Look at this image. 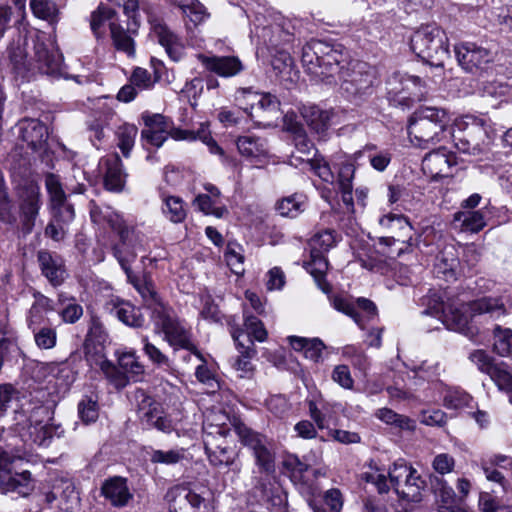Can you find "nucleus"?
<instances>
[{
    "label": "nucleus",
    "mask_w": 512,
    "mask_h": 512,
    "mask_svg": "<svg viewBox=\"0 0 512 512\" xmlns=\"http://www.w3.org/2000/svg\"><path fill=\"white\" fill-rule=\"evenodd\" d=\"M338 234L333 229H325L318 232L311 239L310 245L312 251L327 252L335 246Z\"/></svg>",
    "instance_id": "obj_52"
},
{
    "label": "nucleus",
    "mask_w": 512,
    "mask_h": 512,
    "mask_svg": "<svg viewBox=\"0 0 512 512\" xmlns=\"http://www.w3.org/2000/svg\"><path fill=\"white\" fill-rule=\"evenodd\" d=\"M167 495L174 498L184 497L190 506L194 509V512H211L207 501L201 495L193 492L185 486H174L168 491Z\"/></svg>",
    "instance_id": "obj_39"
},
{
    "label": "nucleus",
    "mask_w": 512,
    "mask_h": 512,
    "mask_svg": "<svg viewBox=\"0 0 512 512\" xmlns=\"http://www.w3.org/2000/svg\"><path fill=\"white\" fill-rule=\"evenodd\" d=\"M301 115L306 124L317 134H324L330 125L331 114L316 105H303Z\"/></svg>",
    "instance_id": "obj_29"
},
{
    "label": "nucleus",
    "mask_w": 512,
    "mask_h": 512,
    "mask_svg": "<svg viewBox=\"0 0 512 512\" xmlns=\"http://www.w3.org/2000/svg\"><path fill=\"white\" fill-rule=\"evenodd\" d=\"M376 416L383 422L395 425L402 429H414V421L409 417L397 414L389 408H381L377 411Z\"/></svg>",
    "instance_id": "obj_55"
},
{
    "label": "nucleus",
    "mask_w": 512,
    "mask_h": 512,
    "mask_svg": "<svg viewBox=\"0 0 512 512\" xmlns=\"http://www.w3.org/2000/svg\"><path fill=\"white\" fill-rule=\"evenodd\" d=\"M18 196L21 229L24 234H30L42 206L40 187L34 181H27L19 188Z\"/></svg>",
    "instance_id": "obj_14"
},
{
    "label": "nucleus",
    "mask_w": 512,
    "mask_h": 512,
    "mask_svg": "<svg viewBox=\"0 0 512 512\" xmlns=\"http://www.w3.org/2000/svg\"><path fill=\"white\" fill-rule=\"evenodd\" d=\"M494 351L502 356L507 357L511 352V339H512V330L509 328H501L497 325L494 328Z\"/></svg>",
    "instance_id": "obj_57"
},
{
    "label": "nucleus",
    "mask_w": 512,
    "mask_h": 512,
    "mask_svg": "<svg viewBox=\"0 0 512 512\" xmlns=\"http://www.w3.org/2000/svg\"><path fill=\"white\" fill-rule=\"evenodd\" d=\"M183 15L188 19L185 22L187 37L193 45L197 44V27L208 19L209 13L203 4L196 1V4L187 9V11H184Z\"/></svg>",
    "instance_id": "obj_35"
},
{
    "label": "nucleus",
    "mask_w": 512,
    "mask_h": 512,
    "mask_svg": "<svg viewBox=\"0 0 512 512\" xmlns=\"http://www.w3.org/2000/svg\"><path fill=\"white\" fill-rule=\"evenodd\" d=\"M235 421L239 420L236 418L231 419L225 412H211L204 421V429L207 432L206 438H213L214 435L226 437Z\"/></svg>",
    "instance_id": "obj_30"
},
{
    "label": "nucleus",
    "mask_w": 512,
    "mask_h": 512,
    "mask_svg": "<svg viewBox=\"0 0 512 512\" xmlns=\"http://www.w3.org/2000/svg\"><path fill=\"white\" fill-rule=\"evenodd\" d=\"M490 314L499 318L506 313L504 303L498 298L483 297L460 307L449 305L441 317L442 323L453 331L460 332L470 339L478 335V328L471 323L472 316Z\"/></svg>",
    "instance_id": "obj_3"
},
{
    "label": "nucleus",
    "mask_w": 512,
    "mask_h": 512,
    "mask_svg": "<svg viewBox=\"0 0 512 512\" xmlns=\"http://www.w3.org/2000/svg\"><path fill=\"white\" fill-rule=\"evenodd\" d=\"M454 165H456L455 155L444 147L429 152L422 160L424 173L433 179L451 175Z\"/></svg>",
    "instance_id": "obj_17"
},
{
    "label": "nucleus",
    "mask_w": 512,
    "mask_h": 512,
    "mask_svg": "<svg viewBox=\"0 0 512 512\" xmlns=\"http://www.w3.org/2000/svg\"><path fill=\"white\" fill-rule=\"evenodd\" d=\"M294 27L290 23L284 22L283 24H275L269 29L264 28V37L270 32L271 36L268 39V45L277 50L280 45L292 42L294 38Z\"/></svg>",
    "instance_id": "obj_38"
},
{
    "label": "nucleus",
    "mask_w": 512,
    "mask_h": 512,
    "mask_svg": "<svg viewBox=\"0 0 512 512\" xmlns=\"http://www.w3.org/2000/svg\"><path fill=\"white\" fill-rule=\"evenodd\" d=\"M244 327L247 335L246 338L242 340L243 342L246 343L248 339L264 342L267 339V331L262 321L246 312L244 313Z\"/></svg>",
    "instance_id": "obj_49"
},
{
    "label": "nucleus",
    "mask_w": 512,
    "mask_h": 512,
    "mask_svg": "<svg viewBox=\"0 0 512 512\" xmlns=\"http://www.w3.org/2000/svg\"><path fill=\"white\" fill-rule=\"evenodd\" d=\"M164 215L173 223H181L186 217L183 200L176 196H167L163 199Z\"/></svg>",
    "instance_id": "obj_48"
},
{
    "label": "nucleus",
    "mask_w": 512,
    "mask_h": 512,
    "mask_svg": "<svg viewBox=\"0 0 512 512\" xmlns=\"http://www.w3.org/2000/svg\"><path fill=\"white\" fill-rule=\"evenodd\" d=\"M464 128L458 134H453L456 149L463 154L478 156L487 147V130L482 119L468 117L463 122Z\"/></svg>",
    "instance_id": "obj_10"
},
{
    "label": "nucleus",
    "mask_w": 512,
    "mask_h": 512,
    "mask_svg": "<svg viewBox=\"0 0 512 512\" xmlns=\"http://www.w3.org/2000/svg\"><path fill=\"white\" fill-rule=\"evenodd\" d=\"M48 504L56 502V506L65 512H74L80 507V495L70 479H58L52 489L45 495Z\"/></svg>",
    "instance_id": "obj_16"
},
{
    "label": "nucleus",
    "mask_w": 512,
    "mask_h": 512,
    "mask_svg": "<svg viewBox=\"0 0 512 512\" xmlns=\"http://www.w3.org/2000/svg\"><path fill=\"white\" fill-rule=\"evenodd\" d=\"M329 300L335 310L351 317L361 329H364V318L357 312L355 305L349 299L340 295H333L329 297Z\"/></svg>",
    "instance_id": "obj_45"
},
{
    "label": "nucleus",
    "mask_w": 512,
    "mask_h": 512,
    "mask_svg": "<svg viewBox=\"0 0 512 512\" xmlns=\"http://www.w3.org/2000/svg\"><path fill=\"white\" fill-rule=\"evenodd\" d=\"M151 31L157 38L159 44L165 48L168 56L173 61L183 58L185 47L182 40L164 22L154 19L150 20Z\"/></svg>",
    "instance_id": "obj_20"
},
{
    "label": "nucleus",
    "mask_w": 512,
    "mask_h": 512,
    "mask_svg": "<svg viewBox=\"0 0 512 512\" xmlns=\"http://www.w3.org/2000/svg\"><path fill=\"white\" fill-rule=\"evenodd\" d=\"M19 135L29 147L38 150L48 138V129L39 120L25 119L19 123Z\"/></svg>",
    "instance_id": "obj_25"
},
{
    "label": "nucleus",
    "mask_w": 512,
    "mask_h": 512,
    "mask_svg": "<svg viewBox=\"0 0 512 512\" xmlns=\"http://www.w3.org/2000/svg\"><path fill=\"white\" fill-rule=\"evenodd\" d=\"M271 65L276 77L284 83H294L298 79V71L289 52L284 49L275 51Z\"/></svg>",
    "instance_id": "obj_27"
},
{
    "label": "nucleus",
    "mask_w": 512,
    "mask_h": 512,
    "mask_svg": "<svg viewBox=\"0 0 512 512\" xmlns=\"http://www.w3.org/2000/svg\"><path fill=\"white\" fill-rule=\"evenodd\" d=\"M137 133V127L132 124H123L118 127L116 131L118 147L124 157H128L130 155V151L134 146Z\"/></svg>",
    "instance_id": "obj_47"
},
{
    "label": "nucleus",
    "mask_w": 512,
    "mask_h": 512,
    "mask_svg": "<svg viewBox=\"0 0 512 512\" xmlns=\"http://www.w3.org/2000/svg\"><path fill=\"white\" fill-rule=\"evenodd\" d=\"M103 220L106 222L115 232H117L120 240H125L129 238V234H133V230L130 229L122 216L115 211L110 209H106L103 214Z\"/></svg>",
    "instance_id": "obj_56"
},
{
    "label": "nucleus",
    "mask_w": 512,
    "mask_h": 512,
    "mask_svg": "<svg viewBox=\"0 0 512 512\" xmlns=\"http://www.w3.org/2000/svg\"><path fill=\"white\" fill-rule=\"evenodd\" d=\"M10 63L17 74L24 75L29 70L27 65V54L23 46L13 44L7 49Z\"/></svg>",
    "instance_id": "obj_58"
},
{
    "label": "nucleus",
    "mask_w": 512,
    "mask_h": 512,
    "mask_svg": "<svg viewBox=\"0 0 512 512\" xmlns=\"http://www.w3.org/2000/svg\"><path fill=\"white\" fill-rule=\"evenodd\" d=\"M23 459L10 455L0 448V488L3 493L15 492L20 496H27L34 488L31 473L27 470L17 472L18 463Z\"/></svg>",
    "instance_id": "obj_8"
},
{
    "label": "nucleus",
    "mask_w": 512,
    "mask_h": 512,
    "mask_svg": "<svg viewBox=\"0 0 512 512\" xmlns=\"http://www.w3.org/2000/svg\"><path fill=\"white\" fill-rule=\"evenodd\" d=\"M37 261L42 275L52 286H60L65 281L67 272L60 256L48 250H39Z\"/></svg>",
    "instance_id": "obj_21"
},
{
    "label": "nucleus",
    "mask_w": 512,
    "mask_h": 512,
    "mask_svg": "<svg viewBox=\"0 0 512 512\" xmlns=\"http://www.w3.org/2000/svg\"><path fill=\"white\" fill-rule=\"evenodd\" d=\"M133 234H129V238L120 240V243L113 247V254L118 260L121 268L124 270L126 276H130L132 273L130 264L137 257V250L140 246H136L133 242Z\"/></svg>",
    "instance_id": "obj_33"
},
{
    "label": "nucleus",
    "mask_w": 512,
    "mask_h": 512,
    "mask_svg": "<svg viewBox=\"0 0 512 512\" xmlns=\"http://www.w3.org/2000/svg\"><path fill=\"white\" fill-rule=\"evenodd\" d=\"M233 428L241 443L252 450L260 470L265 473H272L275 469L274 455L267 446V438L253 431L241 421H235Z\"/></svg>",
    "instance_id": "obj_11"
},
{
    "label": "nucleus",
    "mask_w": 512,
    "mask_h": 512,
    "mask_svg": "<svg viewBox=\"0 0 512 512\" xmlns=\"http://www.w3.org/2000/svg\"><path fill=\"white\" fill-rule=\"evenodd\" d=\"M45 187L50 198L51 206L63 204V202L66 201V193L57 175L48 173L45 176Z\"/></svg>",
    "instance_id": "obj_53"
},
{
    "label": "nucleus",
    "mask_w": 512,
    "mask_h": 512,
    "mask_svg": "<svg viewBox=\"0 0 512 512\" xmlns=\"http://www.w3.org/2000/svg\"><path fill=\"white\" fill-rule=\"evenodd\" d=\"M101 495L115 508H123L134 499L128 481L121 476L107 478L101 486Z\"/></svg>",
    "instance_id": "obj_19"
},
{
    "label": "nucleus",
    "mask_w": 512,
    "mask_h": 512,
    "mask_svg": "<svg viewBox=\"0 0 512 512\" xmlns=\"http://www.w3.org/2000/svg\"><path fill=\"white\" fill-rule=\"evenodd\" d=\"M423 304L427 306V309L423 312L425 314L434 315L441 319L444 312L449 306H446L443 298L437 292H430L423 298Z\"/></svg>",
    "instance_id": "obj_64"
},
{
    "label": "nucleus",
    "mask_w": 512,
    "mask_h": 512,
    "mask_svg": "<svg viewBox=\"0 0 512 512\" xmlns=\"http://www.w3.org/2000/svg\"><path fill=\"white\" fill-rule=\"evenodd\" d=\"M168 136L175 140H201L210 147L212 153H222V149L210 136V133L206 126L201 125L197 131L186 130L181 128H171L169 130H151L143 129L141 131V137L146 143L161 147L167 140Z\"/></svg>",
    "instance_id": "obj_9"
},
{
    "label": "nucleus",
    "mask_w": 512,
    "mask_h": 512,
    "mask_svg": "<svg viewBox=\"0 0 512 512\" xmlns=\"http://www.w3.org/2000/svg\"><path fill=\"white\" fill-rule=\"evenodd\" d=\"M458 265L459 261L454 252L452 250H444L436 258L435 271L446 280L455 279Z\"/></svg>",
    "instance_id": "obj_40"
},
{
    "label": "nucleus",
    "mask_w": 512,
    "mask_h": 512,
    "mask_svg": "<svg viewBox=\"0 0 512 512\" xmlns=\"http://www.w3.org/2000/svg\"><path fill=\"white\" fill-rule=\"evenodd\" d=\"M458 220L462 221V226L471 232H479L486 225L485 213L483 210L462 213Z\"/></svg>",
    "instance_id": "obj_62"
},
{
    "label": "nucleus",
    "mask_w": 512,
    "mask_h": 512,
    "mask_svg": "<svg viewBox=\"0 0 512 512\" xmlns=\"http://www.w3.org/2000/svg\"><path fill=\"white\" fill-rule=\"evenodd\" d=\"M443 401L447 408L459 409L469 405L471 396L461 389L450 388L446 391Z\"/></svg>",
    "instance_id": "obj_63"
},
{
    "label": "nucleus",
    "mask_w": 512,
    "mask_h": 512,
    "mask_svg": "<svg viewBox=\"0 0 512 512\" xmlns=\"http://www.w3.org/2000/svg\"><path fill=\"white\" fill-rule=\"evenodd\" d=\"M247 96L248 98L256 100L251 103L250 110L245 108V111L251 116H253L254 110H261L263 112H277L279 109V101L270 93L259 95L256 93L247 92Z\"/></svg>",
    "instance_id": "obj_43"
},
{
    "label": "nucleus",
    "mask_w": 512,
    "mask_h": 512,
    "mask_svg": "<svg viewBox=\"0 0 512 512\" xmlns=\"http://www.w3.org/2000/svg\"><path fill=\"white\" fill-rule=\"evenodd\" d=\"M30 7L36 17L44 20H54L58 12L52 0H31Z\"/></svg>",
    "instance_id": "obj_61"
},
{
    "label": "nucleus",
    "mask_w": 512,
    "mask_h": 512,
    "mask_svg": "<svg viewBox=\"0 0 512 512\" xmlns=\"http://www.w3.org/2000/svg\"><path fill=\"white\" fill-rule=\"evenodd\" d=\"M301 62L306 71L321 80H336L349 62L341 44L311 40L302 48Z\"/></svg>",
    "instance_id": "obj_2"
},
{
    "label": "nucleus",
    "mask_w": 512,
    "mask_h": 512,
    "mask_svg": "<svg viewBox=\"0 0 512 512\" xmlns=\"http://www.w3.org/2000/svg\"><path fill=\"white\" fill-rule=\"evenodd\" d=\"M299 159L304 162L309 167V170L313 171L320 179L328 183L333 182L334 174L323 157L315 155L314 157L307 158L306 160L302 158Z\"/></svg>",
    "instance_id": "obj_54"
},
{
    "label": "nucleus",
    "mask_w": 512,
    "mask_h": 512,
    "mask_svg": "<svg viewBox=\"0 0 512 512\" xmlns=\"http://www.w3.org/2000/svg\"><path fill=\"white\" fill-rule=\"evenodd\" d=\"M386 85L390 102L403 107H410L421 101L427 93L425 81L407 73H393Z\"/></svg>",
    "instance_id": "obj_7"
},
{
    "label": "nucleus",
    "mask_w": 512,
    "mask_h": 512,
    "mask_svg": "<svg viewBox=\"0 0 512 512\" xmlns=\"http://www.w3.org/2000/svg\"><path fill=\"white\" fill-rule=\"evenodd\" d=\"M341 81V89L351 97H362L372 92L374 74L366 63H349L337 78Z\"/></svg>",
    "instance_id": "obj_13"
},
{
    "label": "nucleus",
    "mask_w": 512,
    "mask_h": 512,
    "mask_svg": "<svg viewBox=\"0 0 512 512\" xmlns=\"http://www.w3.org/2000/svg\"><path fill=\"white\" fill-rule=\"evenodd\" d=\"M101 371L107 380L116 388L123 389L130 381L129 376L119 367L109 360H103L100 364Z\"/></svg>",
    "instance_id": "obj_44"
},
{
    "label": "nucleus",
    "mask_w": 512,
    "mask_h": 512,
    "mask_svg": "<svg viewBox=\"0 0 512 512\" xmlns=\"http://www.w3.org/2000/svg\"><path fill=\"white\" fill-rule=\"evenodd\" d=\"M236 145L239 153L246 158H260L268 153L266 140L255 135L238 137Z\"/></svg>",
    "instance_id": "obj_34"
},
{
    "label": "nucleus",
    "mask_w": 512,
    "mask_h": 512,
    "mask_svg": "<svg viewBox=\"0 0 512 512\" xmlns=\"http://www.w3.org/2000/svg\"><path fill=\"white\" fill-rule=\"evenodd\" d=\"M450 118L444 109L423 107L415 112L408 125V134L419 147L435 144L445 137Z\"/></svg>",
    "instance_id": "obj_4"
},
{
    "label": "nucleus",
    "mask_w": 512,
    "mask_h": 512,
    "mask_svg": "<svg viewBox=\"0 0 512 512\" xmlns=\"http://www.w3.org/2000/svg\"><path fill=\"white\" fill-rule=\"evenodd\" d=\"M205 453L209 463L217 468L230 467L236 464L238 451L234 447L215 444L213 438H205Z\"/></svg>",
    "instance_id": "obj_24"
},
{
    "label": "nucleus",
    "mask_w": 512,
    "mask_h": 512,
    "mask_svg": "<svg viewBox=\"0 0 512 512\" xmlns=\"http://www.w3.org/2000/svg\"><path fill=\"white\" fill-rule=\"evenodd\" d=\"M115 15L116 12L113 9L103 5H100L92 12L90 17V28L96 39L99 40L104 37L103 26L106 21L111 22Z\"/></svg>",
    "instance_id": "obj_42"
},
{
    "label": "nucleus",
    "mask_w": 512,
    "mask_h": 512,
    "mask_svg": "<svg viewBox=\"0 0 512 512\" xmlns=\"http://www.w3.org/2000/svg\"><path fill=\"white\" fill-rule=\"evenodd\" d=\"M110 36L114 47L121 52L126 53L128 56L135 54V42L129 32L124 29L119 23L111 21L109 23Z\"/></svg>",
    "instance_id": "obj_36"
},
{
    "label": "nucleus",
    "mask_w": 512,
    "mask_h": 512,
    "mask_svg": "<svg viewBox=\"0 0 512 512\" xmlns=\"http://www.w3.org/2000/svg\"><path fill=\"white\" fill-rule=\"evenodd\" d=\"M104 170V186L112 192H121L126 182V174L118 154H111L100 162Z\"/></svg>",
    "instance_id": "obj_22"
},
{
    "label": "nucleus",
    "mask_w": 512,
    "mask_h": 512,
    "mask_svg": "<svg viewBox=\"0 0 512 512\" xmlns=\"http://www.w3.org/2000/svg\"><path fill=\"white\" fill-rule=\"evenodd\" d=\"M379 244L389 248L385 253L392 258L400 257L402 254L412 251L414 245L412 237H409L407 241L394 237H381L379 238Z\"/></svg>",
    "instance_id": "obj_50"
},
{
    "label": "nucleus",
    "mask_w": 512,
    "mask_h": 512,
    "mask_svg": "<svg viewBox=\"0 0 512 512\" xmlns=\"http://www.w3.org/2000/svg\"><path fill=\"white\" fill-rule=\"evenodd\" d=\"M0 221L14 224L16 216L13 213V201L9 195L2 173L0 172Z\"/></svg>",
    "instance_id": "obj_46"
},
{
    "label": "nucleus",
    "mask_w": 512,
    "mask_h": 512,
    "mask_svg": "<svg viewBox=\"0 0 512 512\" xmlns=\"http://www.w3.org/2000/svg\"><path fill=\"white\" fill-rule=\"evenodd\" d=\"M288 341L295 351L303 352L307 359L318 362L322 357L324 343L319 338L289 336Z\"/></svg>",
    "instance_id": "obj_32"
},
{
    "label": "nucleus",
    "mask_w": 512,
    "mask_h": 512,
    "mask_svg": "<svg viewBox=\"0 0 512 512\" xmlns=\"http://www.w3.org/2000/svg\"><path fill=\"white\" fill-rule=\"evenodd\" d=\"M78 414L80 419L86 424L95 422L99 416V406L97 401L92 399V397H84L78 403Z\"/></svg>",
    "instance_id": "obj_60"
},
{
    "label": "nucleus",
    "mask_w": 512,
    "mask_h": 512,
    "mask_svg": "<svg viewBox=\"0 0 512 512\" xmlns=\"http://www.w3.org/2000/svg\"><path fill=\"white\" fill-rule=\"evenodd\" d=\"M128 282L133 285V287L137 290V292L141 295L143 301L145 302L147 308L151 311V315L153 314L156 307L166 306L158 296L154 284L152 281L144 275L142 278L137 277L134 274L127 276Z\"/></svg>",
    "instance_id": "obj_28"
},
{
    "label": "nucleus",
    "mask_w": 512,
    "mask_h": 512,
    "mask_svg": "<svg viewBox=\"0 0 512 512\" xmlns=\"http://www.w3.org/2000/svg\"><path fill=\"white\" fill-rule=\"evenodd\" d=\"M231 336L236 344L238 352L240 353L239 356L233 359L232 367L239 373V377L250 378L253 374L251 358L255 354L254 343L250 339H248L246 343L242 341L241 338L244 336V330L240 327L232 326Z\"/></svg>",
    "instance_id": "obj_18"
},
{
    "label": "nucleus",
    "mask_w": 512,
    "mask_h": 512,
    "mask_svg": "<svg viewBox=\"0 0 512 512\" xmlns=\"http://www.w3.org/2000/svg\"><path fill=\"white\" fill-rule=\"evenodd\" d=\"M33 43L35 59L39 63V69L47 74L58 70L60 65L58 53L54 50H49L40 37H37Z\"/></svg>",
    "instance_id": "obj_31"
},
{
    "label": "nucleus",
    "mask_w": 512,
    "mask_h": 512,
    "mask_svg": "<svg viewBox=\"0 0 512 512\" xmlns=\"http://www.w3.org/2000/svg\"><path fill=\"white\" fill-rule=\"evenodd\" d=\"M133 397L139 419L146 427H154L163 432L172 429L171 421L163 415L161 404L145 390L136 389Z\"/></svg>",
    "instance_id": "obj_15"
},
{
    "label": "nucleus",
    "mask_w": 512,
    "mask_h": 512,
    "mask_svg": "<svg viewBox=\"0 0 512 512\" xmlns=\"http://www.w3.org/2000/svg\"><path fill=\"white\" fill-rule=\"evenodd\" d=\"M117 363L119 367L129 376L130 380L139 381L144 374V366L138 361L134 352L119 354Z\"/></svg>",
    "instance_id": "obj_41"
},
{
    "label": "nucleus",
    "mask_w": 512,
    "mask_h": 512,
    "mask_svg": "<svg viewBox=\"0 0 512 512\" xmlns=\"http://www.w3.org/2000/svg\"><path fill=\"white\" fill-rule=\"evenodd\" d=\"M388 477L389 479L383 471L372 464L367 471L361 473V480L373 484L379 493L388 492V482H390L401 499L408 502L421 501L426 482L409 463L404 460L394 462L389 468Z\"/></svg>",
    "instance_id": "obj_1"
},
{
    "label": "nucleus",
    "mask_w": 512,
    "mask_h": 512,
    "mask_svg": "<svg viewBox=\"0 0 512 512\" xmlns=\"http://www.w3.org/2000/svg\"><path fill=\"white\" fill-rule=\"evenodd\" d=\"M412 51L431 66L443 67L449 58L448 39L443 30L435 25H425L411 36Z\"/></svg>",
    "instance_id": "obj_5"
},
{
    "label": "nucleus",
    "mask_w": 512,
    "mask_h": 512,
    "mask_svg": "<svg viewBox=\"0 0 512 512\" xmlns=\"http://www.w3.org/2000/svg\"><path fill=\"white\" fill-rule=\"evenodd\" d=\"M151 319L155 327L164 333V339L172 347L192 352L199 360L204 361L203 355L191 342L188 330L183 327L171 308L158 305Z\"/></svg>",
    "instance_id": "obj_6"
},
{
    "label": "nucleus",
    "mask_w": 512,
    "mask_h": 512,
    "mask_svg": "<svg viewBox=\"0 0 512 512\" xmlns=\"http://www.w3.org/2000/svg\"><path fill=\"white\" fill-rule=\"evenodd\" d=\"M199 60L207 70L221 77H232L243 70L239 58L235 56H204L199 55Z\"/></svg>",
    "instance_id": "obj_23"
},
{
    "label": "nucleus",
    "mask_w": 512,
    "mask_h": 512,
    "mask_svg": "<svg viewBox=\"0 0 512 512\" xmlns=\"http://www.w3.org/2000/svg\"><path fill=\"white\" fill-rule=\"evenodd\" d=\"M218 200L212 198L207 194H199L193 201V204L206 215H213L217 218H222L228 213L226 207H216Z\"/></svg>",
    "instance_id": "obj_51"
},
{
    "label": "nucleus",
    "mask_w": 512,
    "mask_h": 512,
    "mask_svg": "<svg viewBox=\"0 0 512 512\" xmlns=\"http://www.w3.org/2000/svg\"><path fill=\"white\" fill-rule=\"evenodd\" d=\"M306 197L295 193L279 200L276 204V210L283 217L295 218L305 209Z\"/></svg>",
    "instance_id": "obj_37"
},
{
    "label": "nucleus",
    "mask_w": 512,
    "mask_h": 512,
    "mask_svg": "<svg viewBox=\"0 0 512 512\" xmlns=\"http://www.w3.org/2000/svg\"><path fill=\"white\" fill-rule=\"evenodd\" d=\"M109 305L110 312L115 315L125 325L138 328L142 327L145 318L140 309L132 305L128 301L121 299L111 300Z\"/></svg>",
    "instance_id": "obj_26"
},
{
    "label": "nucleus",
    "mask_w": 512,
    "mask_h": 512,
    "mask_svg": "<svg viewBox=\"0 0 512 512\" xmlns=\"http://www.w3.org/2000/svg\"><path fill=\"white\" fill-rule=\"evenodd\" d=\"M454 50L459 65L466 72L476 75L487 72L495 59V54L490 49L474 42L459 43Z\"/></svg>",
    "instance_id": "obj_12"
},
{
    "label": "nucleus",
    "mask_w": 512,
    "mask_h": 512,
    "mask_svg": "<svg viewBox=\"0 0 512 512\" xmlns=\"http://www.w3.org/2000/svg\"><path fill=\"white\" fill-rule=\"evenodd\" d=\"M185 458V450L181 449H171L168 451L164 450H153L150 455V460L152 463L156 464H164V465H174L181 462Z\"/></svg>",
    "instance_id": "obj_59"
}]
</instances>
